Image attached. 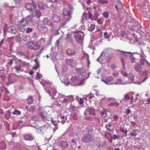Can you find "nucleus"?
Here are the masks:
<instances>
[{"mask_svg": "<svg viewBox=\"0 0 150 150\" xmlns=\"http://www.w3.org/2000/svg\"><path fill=\"white\" fill-rule=\"evenodd\" d=\"M111 126V125L110 123L109 122H108V123L105 126V127L109 131H110L111 129L110 128V127Z\"/></svg>", "mask_w": 150, "mask_h": 150, "instance_id": "obj_27", "label": "nucleus"}, {"mask_svg": "<svg viewBox=\"0 0 150 150\" xmlns=\"http://www.w3.org/2000/svg\"><path fill=\"white\" fill-rule=\"evenodd\" d=\"M52 96H55L57 93V90L54 88H53L52 90Z\"/></svg>", "mask_w": 150, "mask_h": 150, "instance_id": "obj_29", "label": "nucleus"}, {"mask_svg": "<svg viewBox=\"0 0 150 150\" xmlns=\"http://www.w3.org/2000/svg\"><path fill=\"white\" fill-rule=\"evenodd\" d=\"M130 97L129 96L127 93L126 94L125 96V97L124 98V100H126L127 99H129Z\"/></svg>", "mask_w": 150, "mask_h": 150, "instance_id": "obj_41", "label": "nucleus"}, {"mask_svg": "<svg viewBox=\"0 0 150 150\" xmlns=\"http://www.w3.org/2000/svg\"><path fill=\"white\" fill-rule=\"evenodd\" d=\"M87 62H88V65H89L90 64V61H89V58L88 57L87 58Z\"/></svg>", "mask_w": 150, "mask_h": 150, "instance_id": "obj_61", "label": "nucleus"}, {"mask_svg": "<svg viewBox=\"0 0 150 150\" xmlns=\"http://www.w3.org/2000/svg\"><path fill=\"white\" fill-rule=\"evenodd\" d=\"M104 35L105 38L106 39L110 37V35H108V33L106 32H105Z\"/></svg>", "mask_w": 150, "mask_h": 150, "instance_id": "obj_36", "label": "nucleus"}, {"mask_svg": "<svg viewBox=\"0 0 150 150\" xmlns=\"http://www.w3.org/2000/svg\"><path fill=\"white\" fill-rule=\"evenodd\" d=\"M130 112L131 110L129 109H127L126 113L127 114V115H128L129 113H130Z\"/></svg>", "mask_w": 150, "mask_h": 150, "instance_id": "obj_48", "label": "nucleus"}, {"mask_svg": "<svg viewBox=\"0 0 150 150\" xmlns=\"http://www.w3.org/2000/svg\"><path fill=\"white\" fill-rule=\"evenodd\" d=\"M31 119L34 121H37L38 120V117L36 116H32L31 117Z\"/></svg>", "mask_w": 150, "mask_h": 150, "instance_id": "obj_34", "label": "nucleus"}, {"mask_svg": "<svg viewBox=\"0 0 150 150\" xmlns=\"http://www.w3.org/2000/svg\"><path fill=\"white\" fill-rule=\"evenodd\" d=\"M113 118L115 120H116L118 119L119 117L117 115H115L114 116Z\"/></svg>", "mask_w": 150, "mask_h": 150, "instance_id": "obj_53", "label": "nucleus"}, {"mask_svg": "<svg viewBox=\"0 0 150 150\" xmlns=\"http://www.w3.org/2000/svg\"><path fill=\"white\" fill-rule=\"evenodd\" d=\"M30 109H33L34 110L35 109V106H31L30 107Z\"/></svg>", "mask_w": 150, "mask_h": 150, "instance_id": "obj_64", "label": "nucleus"}, {"mask_svg": "<svg viewBox=\"0 0 150 150\" xmlns=\"http://www.w3.org/2000/svg\"><path fill=\"white\" fill-rule=\"evenodd\" d=\"M97 22L99 24H101L103 23V21L100 19H99L97 20Z\"/></svg>", "mask_w": 150, "mask_h": 150, "instance_id": "obj_50", "label": "nucleus"}, {"mask_svg": "<svg viewBox=\"0 0 150 150\" xmlns=\"http://www.w3.org/2000/svg\"><path fill=\"white\" fill-rule=\"evenodd\" d=\"M66 52L69 55H73L75 54L76 52L73 49H69L66 50Z\"/></svg>", "mask_w": 150, "mask_h": 150, "instance_id": "obj_15", "label": "nucleus"}, {"mask_svg": "<svg viewBox=\"0 0 150 150\" xmlns=\"http://www.w3.org/2000/svg\"><path fill=\"white\" fill-rule=\"evenodd\" d=\"M142 69V67L140 64L137 63L135 64L134 67V69L135 71L139 72V74L141 75H143L147 72V71H141V69Z\"/></svg>", "mask_w": 150, "mask_h": 150, "instance_id": "obj_3", "label": "nucleus"}, {"mask_svg": "<svg viewBox=\"0 0 150 150\" xmlns=\"http://www.w3.org/2000/svg\"><path fill=\"white\" fill-rule=\"evenodd\" d=\"M39 63H37L36 64L35 67H33V69L34 70H37L39 68Z\"/></svg>", "mask_w": 150, "mask_h": 150, "instance_id": "obj_35", "label": "nucleus"}, {"mask_svg": "<svg viewBox=\"0 0 150 150\" xmlns=\"http://www.w3.org/2000/svg\"><path fill=\"white\" fill-rule=\"evenodd\" d=\"M106 143V142H102L100 144V146H98V148L97 149V150H100V149L101 147L104 148V147H105Z\"/></svg>", "mask_w": 150, "mask_h": 150, "instance_id": "obj_20", "label": "nucleus"}, {"mask_svg": "<svg viewBox=\"0 0 150 150\" xmlns=\"http://www.w3.org/2000/svg\"><path fill=\"white\" fill-rule=\"evenodd\" d=\"M9 29L11 30H10L11 32H12L14 33H15L16 32V28L15 27L13 26H11L9 27Z\"/></svg>", "mask_w": 150, "mask_h": 150, "instance_id": "obj_21", "label": "nucleus"}, {"mask_svg": "<svg viewBox=\"0 0 150 150\" xmlns=\"http://www.w3.org/2000/svg\"><path fill=\"white\" fill-rule=\"evenodd\" d=\"M52 122L55 126H56L57 125V124L56 123V122L54 120H52Z\"/></svg>", "mask_w": 150, "mask_h": 150, "instance_id": "obj_55", "label": "nucleus"}, {"mask_svg": "<svg viewBox=\"0 0 150 150\" xmlns=\"http://www.w3.org/2000/svg\"><path fill=\"white\" fill-rule=\"evenodd\" d=\"M88 111L89 112L90 111H91L92 112H93L94 111V110H93V108H90V109H88L87 110V111Z\"/></svg>", "mask_w": 150, "mask_h": 150, "instance_id": "obj_59", "label": "nucleus"}, {"mask_svg": "<svg viewBox=\"0 0 150 150\" xmlns=\"http://www.w3.org/2000/svg\"><path fill=\"white\" fill-rule=\"evenodd\" d=\"M93 139L92 136L88 135L84 136L82 139V141L85 142H89L93 140Z\"/></svg>", "mask_w": 150, "mask_h": 150, "instance_id": "obj_6", "label": "nucleus"}, {"mask_svg": "<svg viewBox=\"0 0 150 150\" xmlns=\"http://www.w3.org/2000/svg\"><path fill=\"white\" fill-rule=\"evenodd\" d=\"M40 116L41 117L42 120L43 121L47 120V113L45 112H40L39 114Z\"/></svg>", "mask_w": 150, "mask_h": 150, "instance_id": "obj_14", "label": "nucleus"}, {"mask_svg": "<svg viewBox=\"0 0 150 150\" xmlns=\"http://www.w3.org/2000/svg\"><path fill=\"white\" fill-rule=\"evenodd\" d=\"M88 16L89 18H90L92 20H94L93 17L92 16V14L89 12H88Z\"/></svg>", "mask_w": 150, "mask_h": 150, "instance_id": "obj_30", "label": "nucleus"}, {"mask_svg": "<svg viewBox=\"0 0 150 150\" xmlns=\"http://www.w3.org/2000/svg\"><path fill=\"white\" fill-rule=\"evenodd\" d=\"M62 82L64 83L65 86H68L69 84V81L67 79H64Z\"/></svg>", "mask_w": 150, "mask_h": 150, "instance_id": "obj_25", "label": "nucleus"}, {"mask_svg": "<svg viewBox=\"0 0 150 150\" xmlns=\"http://www.w3.org/2000/svg\"><path fill=\"white\" fill-rule=\"evenodd\" d=\"M21 66H16L15 67L16 71L18 73H19V71L21 69Z\"/></svg>", "mask_w": 150, "mask_h": 150, "instance_id": "obj_33", "label": "nucleus"}, {"mask_svg": "<svg viewBox=\"0 0 150 150\" xmlns=\"http://www.w3.org/2000/svg\"><path fill=\"white\" fill-rule=\"evenodd\" d=\"M130 124L133 127H134L136 124V123L132 121L130 122Z\"/></svg>", "mask_w": 150, "mask_h": 150, "instance_id": "obj_49", "label": "nucleus"}, {"mask_svg": "<svg viewBox=\"0 0 150 150\" xmlns=\"http://www.w3.org/2000/svg\"><path fill=\"white\" fill-rule=\"evenodd\" d=\"M103 16L105 18H107L109 14L107 12H105L103 13Z\"/></svg>", "mask_w": 150, "mask_h": 150, "instance_id": "obj_32", "label": "nucleus"}, {"mask_svg": "<svg viewBox=\"0 0 150 150\" xmlns=\"http://www.w3.org/2000/svg\"><path fill=\"white\" fill-rule=\"evenodd\" d=\"M4 99L6 100H9V98L7 96L6 94H5L4 96Z\"/></svg>", "mask_w": 150, "mask_h": 150, "instance_id": "obj_40", "label": "nucleus"}, {"mask_svg": "<svg viewBox=\"0 0 150 150\" xmlns=\"http://www.w3.org/2000/svg\"><path fill=\"white\" fill-rule=\"evenodd\" d=\"M60 34L58 30H57L54 33V35H57Z\"/></svg>", "mask_w": 150, "mask_h": 150, "instance_id": "obj_52", "label": "nucleus"}, {"mask_svg": "<svg viewBox=\"0 0 150 150\" xmlns=\"http://www.w3.org/2000/svg\"><path fill=\"white\" fill-rule=\"evenodd\" d=\"M59 146L63 148H67L68 146L67 142L65 141H62L58 143Z\"/></svg>", "mask_w": 150, "mask_h": 150, "instance_id": "obj_10", "label": "nucleus"}, {"mask_svg": "<svg viewBox=\"0 0 150 150\" xmlns=\"http://www.w3.org/2000/svg\"><path fill=\"white\" fill-rule=\"evenodd\" d=\"M71 79L73 83H75L76 81H77L78 80V78L75 76H72Z\"/></svg>", "mask_w": 150, "mask_h": 150, "instance_id": "obj_24", "label": "nucleus"}, {"mask_svg": "<svg viewBox=\"0 0 150 150\" xmlns=\"http://www.w3.org/2000/svg\"><path fill=\"white\" fill-rule=\"evenodd\" d=\"M24 138L26 141H31L34 140L33 137L30 134H25L23 136Z\"/></svg>", "mask_w": 150, "mask_h": 150, "instance_id": "obj_12", "label": "nucleus"}, {"mask_svg": "<svg viewBox=\"0 0 150 150\" xmlns=\"http://www.w3.org/2000/svg\"><path fill=\"white\" fill-rule=\"evenodd\" d=\"M25 6L28 11L31 12H33L35 11V9L36 8L35 5H32L31 4L29 3L25 4Z\"/></svg>", "mask_w": 150, "mask_h": 150, "instance_id": "obj_5", "label": "nucleus"}, {"mask_svg": "<svg viewBox=\"0 0 150 150\" xmlns=\"http://www.w3.org/2000/svg\"><path fill=\"white\" fill-rule=\"evenodd\" d=\"M129 79L131 81H133L134 80V76L133 74L131 73H129Z\"/></svg>", "mask_w": 150, "mask_h": 150, "instance_id": "obj_31", "label": "nucleus"}, {"mask_svg": "<svg viewBox=\"0 0 150 150\" xmlns=\"http://www.w3.org/2000/svg\"><path fill=\"white\" fill-rule=\"evenodd\" d=\"M28 24V22L26 18H23L20 21L19 25L20 26L25 27L27 26Z\"/></svg>", "mask_w": 150, "mask_h": 150, "instance_id": "obj_7", "label": "nucleus"}, {"mask_svg": "<svg viewBox=\"0 0 150 150\" xmlns=\"http://www.w3.org/2000/svg\"><path fill=\"white\" fill-rule=\"evenodd\" d=\"M111 67L112 69H114L115 68V65H112L111 66Z\"/></svg>", "mask_w": 150, "mask_h": 150, "instance_id": "obj_58", "label": "nucleus"}, {"mask_svg": "<svg viewBox=\"0 0 150 150\" xmlns=\"http://www.w3.org/2000/svg\"><path fill=\"white\" fill-rule=\"evenodd\" d=\"M113 80V77L111 76L106 77V80H103V81L107 84L110 85L111 82Z\"/></svg>", "mask_w": 150, "mask_h": 150, "instance_id": "obj_13", "label": "nucleus"}, {"mask_svg": "<svg viewBox=\"0 0 150 150\" xmlns=\"http://www.w3.org/2000/svg\"><path fill=\"white\" fill-rule=\"evenodd\" d=\"M95 28V25L94 24H91L88 28V30L89 31H93Z\"/></svg>", "mask_w": 150, "mask_h": 150, "instance_id": "obj_22", "label": "nucleus"}, {"mask_svg": "<svg viewBox=\"0 0 150 150\" xmlns=\"http://www.w3.org/2000/svg\"><path fill=\"white\" fill-rule=\"evenodd\" d=\"M32 31V29L29 28H28L26 30V33H29L31 32Z\"/></svg>", "mask_w": 150, "mask_h": 150, "instance_id": "obj_42", "label": "nucleus"}, {"mask_svg": "<svg viewBox=\"0 0 150 150\" xmlns=\"http://www.w3.org/2000/svg\"><path fill=\"white\" fill-rule=\"evenodd\" d=\"M38 6L40 9V10H42L44 9V8L43 6L41 5L38 4Z\"/></svg>", "mask_w": 150, "mask_h": 150, "instance_id": "obj_43", "label": "nucleus"}, {"mask_svg": "<svg viewBox=\"0 0 150 150\" xmlns=\"http://www.w3.org/2000/svg\"><path fill=\"white\" fill-rule=\"evenodd\" d=\"M60 0H47V1L52 3H57L59 2Z\"/></svg>", "mask_w": 150, "mask_h": 150, "instance_id": "obj_39", "label": "nucleus"}, {"mask_svg": "<svg viewBox=\"0 0 150 150\" xmlns=\"http://www.w3.org/2000/svg\"><path fill=\"white\" fill-rule=\"evenodd\" d=\"M42 23L44 26L43 27H41V29L40 30V31L43 33L45 32L48 30L47 28L45 25L50 26L53 25V23L47 17L43 19L42 21Z\"/></svg>", "mask_w": 150, "mask_h": 150, "instance_id": "obj_1", "label": "nucleus"}, {"mask_svg": "<svg viewBox=\"0 0 150 150\" xmlns=\"http://www.w3.org/2000/svg\"><path fill=\"white\" fill-rule=\"evenodd\" d=\"M130 59L132 63H134L135 62V59L133 56H131Z\"/></svg>", "mask_w": 150, "mask_h": 150, "instance_id": "obj_37", "label": "nucleus"}, {"mask_svg": "<svg viewBox=\"0 0 150 150\" xmlns=\"http://www.w3.org/2000/svg\"><path fill=\"white\" fill-rule=\"evenodd\" d=\"M120 131L124 134H126L127 132V130H124L123 129L121 128L120 129Z\"/></svg>", "mask_w": 150, "mask_h": 150, "instance_id": "obj_44", "label": "nucleus"}, {"mask_svg": "<svg viewBox=\"0 0 150 150\" xmlns=\"http://www.w3.org/2000/svg\"><path fill=\"white\" fill-rule=\"evenodd\" d=\"M74 37L77 42L79 44H82V38L80 35L76 34L75 35Z\"/></svg>", "mask_w": 150, "mask_h": 150, "instance_id": "obj_11", "label": "nucleus"}, {"mask_svg": "<svg viewBox=\"0 0 150 150\" xmlns=\"http://www.w3.org/2000/svg\"><path fill=\"white\" fill-rule=\"evenodd\" d=\"M13 115H14L17 114L18 115H20L21 114V112L18 110H15L12 113Z\"/></svg>", "mask_w": 150, "mask_h": 150, "instance_id": "obj_28", "label": "nucleus"}, {"mask_svg": "<svg viewBox=\"0 0 150 150\" xmlns=\"http://www.w3.org/2000/svg\"><path fill=\"white\" fill-rule=\"evenodd\" d=\"M140 63L142 65H144V63H146L150 66V63L146 59H143L140 60Z\"/></svg>", "mask_w": 150, "mask_h": 150, "instance_id": "obj_16", "label": "nucleus"}, {"mask_svg": "<svg viewBox=\"0 0 150 150\" xmlns=\"http://www.w3.org/2000/svg\"><path fill=\"white\" fill-rule=\"evenodd\" d=\"M41 15V13L38 10H37L36 11H35H35L33 12H32V16L33 17H37V18H39Z\"/></svg>", "mask_w": 150, "mask_h": 150, "instance_id": "obj_9", "label": "nucleus"}, {"mask_svg": "<svg viewBox=\"0 0 150 150\" xmlns=\"http://www.w3.org/2000/svg\"><path fill=\"white\" fill-rule=\"evenodd\" d=\"M119 103H117V102H114L113 103H110L109 104V105L110 106H117L119 105Z\"/></svg>", "mask_w": 150, "mask_h": 150, "instance_id": "obj_23", "label": "nucleus"}, {"mask_svg": "<svg viewBox=\"0 0 150 150\" xmlns=\"http://www.w3.org/2000/svg\"><path fill=\"white\" fill-rule=\"evenodd\" d=\"M62 14L64 18L65 19L66 21L70 20L71 18L70 12L66 8L63 9V10Z\"/></svg>", "mask_w": 150, "mask_h": 150, "instance_id": "obj_4", "label": "nucleus"}, {"mask_svg": "<svg viewBox=\"0 0 150 150\" xmlns=\"http://www.w3.org/2000/svg\"><path fill=\"white\" fill-rule=\"evenodd\" d=\"M8 64L11 65L13 64V60H10L9 62H8Z\"/></svg>", "mask_w": 150, "mask_h": 150, "instance_id": "obj_56", "label": "nucleus"}, {"mask_svg": "<svg viewBox=\"0 0 150 150\" xmlns=\"http://www.w3.org/2000/svg\"><path fill=\"white\" fill-rule=\"evenodd\" d=\"M28 45L29 48L34 50H36L39 49L40 47V45L37 43H35L33 41L28 42Z\"/></svg>", "mask_w": 150, "mask_h": 150, "instance_id": "obj_2", "label": "nucleus"}, {"mask_svg": "<svg viewBox=\"0 0 150 150\" xmlns=\"http://www.w3.org/2000/svg\"><path fill=\"white\" fill-rule=\"evenodd\" d=\"M71 142L72 143H74L75 144H76V142H75V140L74 139H72L71 140Z\"/></svg>", "mask_w": 150, "mask_h": 150, "instance_id": "obj_63", "label": "nucleus"}, {"mask_svg": "<svg viewBox=\"0 0 150 150\" xmlns=\"http://www.w3.org/2000/svg\"><path fill=\"white\" fill-rule=\"evenodd\" d=\"M93 8L94 10V16L95 17L97 18L99 15L98 13V10H96V7L94 6L93 7Z\"/></svg>", "mask_w": 150, "mask_h": 150, "instance_id": "obj_19", "label": "nucleus"}, {"mask_svg": "<svg viewBox=\"0 0 150 150\" xmlns=\"http://www.w3.org/2000/svg\"><path fill=\"white\" fill-rule=\"evenodd\" d=\"M122 36H123L124 35H125L126 33L125 31H121Z\"/></svg>", "mask_w": 150, "mask_h": 150, "instance_id": "obj_54", "label": "nucleus"}, {"mask_svg": "<svg viewBox=\"0 0 150 150\" xmlns=\"http://www.w3.org/2000/svg\"><path fill=\"white\" fill-rule=\"evenodd\" d=\"M137 135V134L134 132H132L130 134L131 136L132 137L133 136H136Z\"/></svg>", "mask_w": 150, "mask_h": 150, "instance_id": "obj_46", "label": "nucleus"}, {"mask_svg": "<svg viewBox=\"0 0 150 150\" xmlns=\"http://www.w3.org/2000/svg\"><path fill=\"white\" fill-rule=\"evenodd\" d=\"M110 118L108 117V118H107L106 119V117H104V120L103 122H108V120H109Z\"/></svg>", "mask_w": 150, "mask_h": 150, "instance_id": "obj_47", "label": "nucleus"}, {"mask_svg": "<svg viewBox=\"0 0 150 150\" xmlns=\"http://www.w3.org/2000/svg\"><path fill=\"white\" fill-rule=\"evenodd\" d=\"M66 62L68 65L71 66L73 63L74 60L72 59H68L66 60Z\"/></svg>", "mask_w": 150, "mask_h": 150, "instance_id": "obj_17", "label": "nucleus"}, {"mask_svg": "<svg viewBox=\"0 0 150 150\" xmlns=\"http://www.w3.org/2000/svg\"><path fill=\"white\" fill-rule=\"evenodd\" d=\"M76 114L75 113L74 114V115L73 116V118L75 120H77V117L76 116Z\"/></svg>", "mask_w": 150, "mask_h": 150, "instance_id": "obj_51", "label": "nucleus"}, {"mask_svg": "<svg viewBox=\"0 0 150 150\" xmlns=\"http://www.w3.org/2000/svg\"><path fill=\"white\" fill-rule=\"evenodd\" d=\"M128 74L127 73L125 72L124 73V75L126 77H127V76H128Z\"/></svg>", "mask_w": 150, "mask_h": 150, "instance_id": "obj_62", "label": "nucleus"}, {"mask_svg": "<svg viewBox=\"0 0 150 150\" xmlns=\"http://www.w3.org/2000/svg\"><path fill=\"white\" fill-rule=\"evenodd\" d=\"M117 81L119 82V84H121V82H122V80L121 79H117Z\"/></svg>", "mask_w": 150, "mask_h": 150, "instance_id": "obj_57", "label": "nucleus"}, {"mask_svg": "<svg viewBox=\"0 0 150 150\" xmlns=\"http://www.w3.org/2000/svg\"><path fill=\"white\" fill-rule=\"evenodd\" d=\"M99 2L102 4H104L107 3L108 1L105 0H99Z\"/></svg>", "mask_w": 150, "mask_h": 150, "instance_id": "obj_38", "label": "nucleus"}, {"mask_svg": "<svg viewBox=\"0 0 150 150\" xmlns=\"http://www.w3.org/2000/svg\"><path fill=\"white\" fill-rule=\"evenodd\" d=\"M6 147V144L4 142H0V148L1 149H4Z\"/></svg>", "mask_w": 150, "mask_h": 150, "instance_id": "obj_18", "label": "nucleus"}, {"mask_svg": "<svg viewBox=\"0 0 150 150\" xmlns=\"http://www.w3.org/2000/svg\"><path fill=\"white\" fill-rule=\"evenodd\" d=\"M79 102L80 105H81L83 103V100L82 98H80V99L79 100Z\"/></svg>", "mask_w": 150, "mask_h": 150, "instance_id": "obj_45", "label": "nucleus"}, {"mask_svg": "<svg viewBox=\"0 0 150 150\" xmlns=\"http://www.w3.org/2000/svg\"><path fill=\"white\" fill-rule=\"evenodd\" d=\"M52 19L53 23H57L59 22L60 18L58 16L56 15L52 17Z\"/></svg>", "mask_w": 150, "mask_h": 150, "instance_id": "obj_8", "label": "nucleus"}, {"mask_svg": "<svg viewBox=\"0 0 150 150\" xmlns=\"http://www.w3.org/2000/svg\"><path fill=\"white\" fill-rule=\"evenodd\" d=\"M91 3V1L90 0H88L87 1V5H89Z\"/></svg>", "mask_w": 150, "mask_h": 150, "instance_id": "obj_60", "label": "nucleus"}, {"mask_svg": "<svg viewBox=\"0 0 150 150\" xmlns=\"http://www.w3.org/2000/svg\"><path fill=\"white\" fill-rule=\"evenodd\" d=\"M28 102H29L30 103H31L33 102V98L31 96H29L28 98Z\"/></svg>", "mask_w": 150, "mask_h": 150, "instance_id": "obj_26", "label": "nucleus"}]
</instances>
